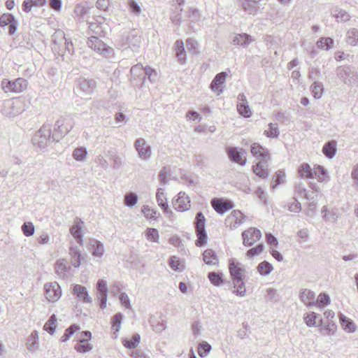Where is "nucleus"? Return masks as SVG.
Here are the masks:
<instances>
[{
    "instance_id": "obj_1",
    "label": "nucleus",
    "mask_w": 358,
    "mask_h": 358,
    "mask_svg": "<svg viewBox=\"0 0 358 358\" xmlns=\"http://www.w3.org/2000/svg\"><path fill=\"white\" fill-rule=\"evenodd\" d=\"M52 125L49 122H45L41 129L35 134L33 137V144L41 149L47 148L54 141L58 142L57 139L54 138V133L51 131Z\"/></svg>"
},
{
    "instance_id": "obj_2",
    "label": "nucleus",
    "mask_w": 358,
    "mask_h": 358,
    "mask_svg": "<svg viewBox=\"0 0 358 358\" xmlns=\"http://www.w3.org/2000/svg\"><path fill=\"white\" fill-rule=\"evenodd\" d=\"M24 110V100L20 97H16L4 101L2 113L8 117H14Z\"/></svg>"
},
{
    "instance_id": "obj_3",
    "label": "nucleus",
    "mask_w": 358,
    "mask_h": 358,
    "mask_svg": "<svg viewBox=\"0 0 358 358\" xmlns=\"http://www.w3.org/2000/svg\"><path fill=\"white\" fill-rule=\"evenodd\" d=\"M74 127V121L70 115L60 117L55 124L54 138L59 141L65 136Z\"/></svg>"
},
{
    "instance_id": "obj_4",
    "label": "nucleus",
    "mask_w": 358,
    "mask_h": 358,
    "mask_svg": "<svg viewBox=\"0 0 358 358\" xmlns=\"http://www.w3.org/2000/svg\"><path fill=\"white\" fill-rule=\"evenodd\" d=\"M337 76L346 85H358V73L356 69L350 66H339L336 69Z\"/></svg>"
},
{
    "instance_id": "obj_5",
    "label": "nucleus",
    "mask_w": 358,
    "mask_h": 358,
    "mask_svg": "<svg viewBox=\"0 0 358 358\" xmlns=\"http://www.w3.org/2000/svg\"><path fill=\"white\" fill-rule=\"evenodd\" d=\"M1 85L6 93H20L27 90L28 82L22 78H18L13 80L3 79Z\"/></svg>"
},
{
    "instance_id": "obj_6",
    "label": "nucleus",
    "mask_w": 358,
    "mask_h": 358,
    "mask_svg": "<svg viewBox=\"0 0 358 358\" xmlns=\"http://www.w3.org/2000/svg\"><path fill=\"white\" fill-rule=\"evenodd\" d=\"M206 218L201 212H199L195 217V230L197 236L196 245L198 247L204 245L207 242V234L205 229Z\"/></svg>"
},
{
    "instance_id": "obj_7",
    "label": "nucleus",
    "mask_w": 358,
    "mask_h": 358,
    "mask_svg": "<svg viewBox=\"0 0 358 358\" xmlns=\"http://www.w3.org/2000/svg\"><path fill=\"white\" fill-rule=\"evenodd\" d=\"M87 45L92 50L104 57H109L113 55V48L108 46L97 36H92L88 38Z\"/></svg>"
},
{
    "instance_id": "obj_8",
    "label": "nucleus",
    "mask_w": 358,
    "mask_h": 358,
    "mask_svg": "<svg viewBox=\"0 0 358 358\" xmlns=\"http://www.w3.org/2000/svg\"><path fill=\"white\" fill-rule=\"evenodd\" d=\"M121 43L124 49L129 48L133 51L136 50L141 43V37L138 31L134 29L124 33L122 36Z\"/></svg>"
},
{
    "instance_id": "obj_9",
    "label": "nucleus",
    "mask_w": 358,
    "mask_h": 358,
    "mask_svg": "<svg viewBox=\"0 0 358 358\" xmlns=\"http://www.w3.org/2000/svg\"><path fill=\"white\" fill-rule=\"evenodd\" d=\"M134 148L138 153L139 158L145 162H148L151 159V146L147 143L144 138H139L136 139L134 142Z\"/></svg>"
},
{
    "instance_id": "obj_10",
    "label": "nucleus",
    "mask_w": 358,
    "mask_h": 358,
    "mask_svg": "<svg viewBox=\"0 0 358 358\" xmlns=\"http://www.w3.org/2000/svg\"><path fill=\"white\" fill-rule=\"evenodd\" d=\"M229 271L232 282L243 279L246 272L244 266L236 259H231L229 262Z\"/></svg>"
},
{
    "instance_id": "obj_11",
    "label": "nucleus",
    "mask_w": 358,
    "mask_h": 358,
    "mask_svg": "<svg viewBox=\"0 0 358 358\" xmlns=\"http://www.w3.org/2000/svg\"><path fill=\"white\" fill-rule=\"evenodd\" d=\"M262 232L255 227H250L242 233L243 243L245 246L250 247L260 240Z\"/></svg>"
},
{
    "instance_id": "obj_12",
    "label": "nucleus",
    "mask_w": 358,
    "mask_h": 358,
    "mask_svg": "<svg viewBox=\"0 0 358 358\" xmlns=\"http://www.w3.org/2000/svg\"><path fill=\"white\" fill-rule=\"evenodd\" d=\"M44 289L45 298L50 302L57 301L61 297V287L57 282L45 284Z\"/></svg>"
},
{
    "instance_id": "obj_13",
    "label": "nucleus",
    "mask_w": 358,
    "mask_h": 358,
    "mask_svg": "<svg viewBox=\"0 0 358 358\" xmlns=\"http://www.w3.org/2000/svg\"><path fill=\"white\" fill-rule=\"evenodd\" d=\"M245 220V215L240 210H233L226 218L225 225L231 229H235Z\"/></svg>"
},
{
    "instance_id": "obj_14",
    "label": "nucleus",
    "mask_w": 358,
    "mask_h": 358,
    "mask_svg": "<svg viewBox=\"0 0 358 358\" xmlns=\"http://www.w3.org/2000/svg\"><path fill=\"white\" fill-rule=\"evenodd\" d=\"M227 152L229 158L234 162L244 166L246 163V158L244 156L245 152L242 148H228Z\"/></svg>"
},
{
    "instance_id": "obj_15",
    "label": "nucleus",
    "mask_w": 358,
    "mask_h": 358,
    "mask_svg": "<svg viewBox=\"0 0 358 358\" xmlns=\"http://www.w3.org/2000/svg\"><path fill=\"white\" fill-rule=\"evenodd\" d=\"M237 110L244 117H250L252 115V110L248 105L246 96L244 94H239L237 97Z\"/></svg>"
},
{
    "instance_id": "obj_16",
    "label": "nucleus",
    "mask_w": 358,
    "mask_h": 358,
    "mask_svg": "<svg viewBox=\"0 0 358 358\" xmlns=\"http://www.w3.org/2000/svg\"><path fill=\"white\" fill-rule=\"evenodd\" d=\"M173 208L175 210L184 212L190 208V200L189 196L183 192H180L178 198L173 202Z\"/></svg>"
},
{
    "instance_id": "obj_17",
    "label": "nucleus",
    "mask_w": 358,
    "mask_h": 358,
    "mask_svg": "<svg viewBox=\"0 0 358 358\" xmlns=\"http://www.w3.org/2000/svg\"><path fill=\"white\" fill-rule=\"evenodd\" d=\"M211 206L217 213L221 215L231 209L234 206L231 201L220 199H213L211 201Z\"/></svg>"
},
{
    "instance_id": "obj_18",
    "label": "nucleus",
    "mask_w": 358,
    "mask_h": 358,
    "mask_svg": "<svg viewBox=\"0 0 358 358\" xmlns=\"http://www.w3.org/2000/svg\"><path fill=\"white\" fill-rule=\"evenodd\" d=\"M55 268L57 275L62 279L68 278L71 275V268L67 266V262L65 259H58L55 263Z\"/></svg>"
},
{
    "instance_id": "obj_19",
    "label": "nucleus",
    "mask_w": 358,
    "mask_h": 358,
    "mask_svg": "<svg viewBox=\"0 0 358 358\" xmlns=\"http://www.w3.org/2000/svg\"><path fill=\"white\" fill-rule=\"evenodd\" d=\"M250 152L253 156L261 158V161H268L270 159L268 150L257 143H254L251 145Z\"/></svg>"
},
{
    "instance_id": "obj_20",
    "label": "nucleus",
    "mask_w": 358,
    "mask_h": 358,
    "mask_svg": "<svg viewBox=\"0 0 358 358\" xmlns=\"http://www.w3.org/2000/svg\"><path fill=\"white\" fill-rule=\"evenodd\" d=\"M89 245V250L91 252L92 255L94 257L101 259L104 254L103 244L98 240L90 239Z\"/></svg>"
},
{
    "instance_id": "obj_21",
    "label": "nucleus",
    "mask_w": 358,
    "mask_h": 358,
    "mask_svg": "<svg viewBox=\"0 0 358 358\" xmlns=\"http://www.w3.org/2000/svg\"><path fill=\"white\" fill-rule=\"evenodd\" d=\"M73 294L78 300L83 303H91L92 301V298L89 296L87 288L83 285H74L73 288Z\"/></svg>"
},
{
    "instance_id": "obj_22",
    "label": "nucleus",
    "mask_w": 358,
    "mask_h": 358,
    "mask_svg": "<svg viewBox=\"0 0 358 358\" xmlns=\"http://www.w3.org/2000/svg\"><path fill=\"white\" fill-rule=\"evenodd\" d=\"M83 222L80 218H76L74 224L71 227L70 232L73 237L76 240V242L80 245L83 246V236L82 234V226Z\"/></svg>"
},
{
    "instance_id": "obj_23",
    "label": "nucleus",
    "mask_w": 358,
    "mask_h": 358,
    "mask_svg": "<svg viewBox=\"0 0 358 358\" xmlns=\"http://www.w3.org/2000/svg\"><path fill=\"white\" fill-rule=\"evenodd\" d=\"M227 76V74L226 72L217 73L210 83V87L211 90L217 92L218 94L222 93L223 90L221 87V85L225 82Z\"/></svg>"
},
{
    "instance_id": "obj_24",
    "label": "nucleus",
    "mask_w": 358,
    "mask_h": 358,
    "mask_svg": "<svg viewBox=\"0 0 358 358\" xmlns=\"http://www.w3.org/2000/svg\"><path fill=\"white\" fill-rule=\"evenodd\" d=\"M69 254L71 257V263L75 268H78L81 264V259L83 258L81 256L80 250L78 246L71 245L69 248Z\"/></svg>"
},
{
    "instance_id": "obj_25",
    "label": "nucleus",
    "mask_w": 358,
    "mask_h": 358,
    "mask_svg": "<svg viewBox=\"0 0 358 358\" xmlns=\"http://www.w3.org/2000/svg\"><path fill=\"white\" fill-rule=\"evenodd\" d=\"M267 162L259 161L252 168L253 172L262 179L266 178L269 174Z\"/></svg>"
},
{
    "instance_id": "obj_26",
    "label": "nucleus",
    "mask_w": 358,
    "mask_h": 358,
    "mask_svg": "<svg viewBox=\"0 0 358 358\" xmlns=\"http://www.w3.org/2000/svg\"><path fill=\"white\" fill-rule=\"evenodd\" d=\"M78 82L80 90L87 94H92L96 87V83L93 79L80 78Z\"/></svg>"
},
{
    "instance_id": "obj_27",
    "label": "nucleus",
    "mask_w": 358,
    "mask_h": 358,
    "mask_svg": "<svg viewBox=\"0 0 358 358\" xmlns=\"http://www.w3.org/2000/svg\"><path fill=\"white\" fill-rule=\"evenodd\" d=\"M299 297L306 306H312L315 304V294L310 289H302L300 291Z\"/></svg>"
},
{
    "instance_id": "obj_28",
    "label": "nucleus",
    "mask_w": 358,
    "mask_h": 358,
    "mask_svg": "<svg viewBox=\"0 0 358 358\" xmlns=\"http://www.w3.org/2000/svg\"><path fill=\"white\" fill-rule=\"evenodd\" d=\"M156 199L159 206L164 210L165 213H171V211L169 210V206L166 202V198L164 194V189L163 188L157 189Z\"/></svg>"
},
{
    "instance_id": "obj_29",
    "label": "nucleus",
    "mask_w": 358,
    "mask_h": 358,
    "mask_svg": "<svg viewBox=\"0 0 358 358\" xmlns=\"http://www.w3.org/2000/svg\"><path fill=\"white\" fill-rule=\"evenodd\" d=\"M176 56L178 61L180 64H185L186 62V52L184 47V43L181 40H177L175 43Z\"/></svg>"
},
{
    "instance_id": "obj_30",
    "label": "nucleus",
    "mask_w": 358,
    "mask_h": 358,
    "mask_svg": "<svg viewBox=\"0 0 358 358\" xmlns=\"http://www.w3.org/2000/svg\"><path fill=\"white\" fill-rule=\"evenodd\" d=\"M339 319L341 325L344 331L348 333H352L355 331L356 325L352 320L341 313L339 315Z\"/></svg>"
},
{
    "instance_id": "obj_31",
    "label": "nucleus",
    "mask_w": 358,
    "mask_h": 358,
    "mask_svg": "<svg viewBox=\"0 0 358 358\" xmlns=\"http://www.w3.org/2000/svg\"><path fill=\"white\" fill-rule=\"evenodd\" d=\"M323 154L329 159H332L336 152V143L334 141H330L326 143L322 148Z\"/></svg>"
},
{
    "instance_id": "obj_32",
    "label": "nucleus",
    "mask_w": 358,
    "mask_h": 358,
    "mask_svg": "<svg viewBox=\"0 0 358 358\" xmlns=\"http://www.w3.org/2000/svg\"><path fill=\"white\" fill-rule=\"evenodd\" d=\"M203 259L208 265H216L218 264L217 255L211 249H207L203 252Z\"/></svg>"
},
{
    "instance_id": "obj_33",
    "label": "nucleus",
    "mask_w": 358,
    "mask_h": 358,
    "mask_svg": "<svg viewBox=\"0 0 358 358\" xmlns=\"http://www.w3.org/2000/svg\"><path fill=\"white\" fill-rule=\"evenodd\" d=\"M130 73L131 75V79L141 80L145 78V67H143L141 64L133 66L130 70Z\"/></svg>"
},
{
    "instance_id": "obj_34",
    "label": "nucleus",
    "mask_w": 358,
    "mask_h": 358,
    "mask_svg": "<svg viewBox=\"0 0 358 358\" xmlns=\"http://www.w3.org/2000/svg\"><path fill=\"white\" fill-rule=\"evenodd\" d=\"M46 0H24L22 5V10L29 13L34 6H43L45 5Z\"/></svg>"
},
{
    "instance_id": "obj_35",
    "label": "nucleus",
    "mask_w": 358,
    "mask_h": 358,
    "mask_svg": "<svg viewBox=\"0 0 358 358\" xmlns=\"http://www.w3.org/2000/svg\"><path fill=\"white\" fill-rule=\"evenodd\" d=\"M252 42L251 36L247 34H237L233 39L234 45L247 46Z\"/></svg>"
},
{
    "instance_id": "obj_36",
    "label": "nucleus",
    "mask_w": 358,
    "mask_h": 358,
    "mask_svg": "<svg viewBox=\"0 0 358 358\" xmlns=\"http://www.w3.org/2000/svg\"><path fill=\"white\" fill-rule=\"evenodd\" d=\"M234 289L232 291L233 294L243 297L246 295L245 283L243 279L236 281H233Z\"/></svg>"
},
{
    "instance_id": "obj_37",
    "label": "nucleus",
    "mask_w": 358,
    "mask_h": 358,
    "mask_svg": "<svg viewBox=\"0 0 358 358\" xmlns=\"http://www.w3.org/2000/svg\"><path fill=\"white\" fill-rule=\"evenodd\" d=\"M257 270L261 275H267L272 272L273 267L268 262L263 261L258 264Z\"/></svg>"
},
{
    "instance_id": "obj_38",
    "label": "nucleus",
    "mask_w": 358,
    "mask_h": 358,
    "mask_svg": "<svg viewBox=\"0 0 358 358\" xmlns=\"http://www.w3.org/2000/svg\"><path fill=\"white\" fill-rule=\"evenodd\" d=\"M141 336L138 334H135L131 338H125L122 343L124 346L128 349L135 348L140 343Z\"/></svg>"
},
{
    "instance_id": "obj_39",
    "label": "nucleus",
    "mask_w": 358,
    "mask_h": 358,
    "mask_svg": "<svg viewBox=\"0 0 358 358\" xmlns=\"http://www.w3.org/2000/svg\"><path fill=\"white\" fill-rule=\"evenodd\" d=\"M313 96L315 99H319L322 97L324 92V87L322 83L314 81L310 86Z\"/></svg>"
},
{
    "instance_id": "obj_40",
    "label": "nucleus",
    "mask_w": 358,
    "mask_h": 358,
    "mask_svg": "<svg viewBox=\"0 0 358 358\" xmlns=\"http://www.w3.org/2000/svg\"><path fill=\"white\" fill-rule=\"evenodd\" d=\"M87 155V149L85 147H79L73 150L72 157L77 162H84L86 160Z\"/></svg>"
},
{
    "instance_id": "obj_41",
    "label": "nucleus",
    "mask_w": 358,
    "mask_h": 358,
    "mask_svg": "<svg viewBox=\"0 0 358 358\" xmlns=\"http://www.w3.org/2000/svg\"><path fill=\"white\" fill-rule=\"evenodd\" d=\"M298 173L301 177H306L308 178H313V171L310 165L306 163L301 164L298 169Z\"/></svg>"
},
{
    "instance_id": "obj_42",
    "label": "nucleus",
    "mask_w": 358,
    "mask_h": 358,
    "mask_svg": "<svg viewBox=\"0 0 358 358\" xmlns=\"http://www.w3.org/2000/svg\"><path fill=\"white\" fill-rule=\"evenodd\" d=\"M208 278L210 282L215 286H220L224 284L222 273L219 272H209Z\"/></svg>"
},
{
    "instance_id": "obj_43",
    "label": "nucleus",
    "mask_w": 358,
    "mask_h": 358,
    "mask_svg": "<svg viewBox=\"0 0 358 358\" xmlns=\"http://www.w3.org/2000/svg\"><path fill=\"white\" fill-rule=\"evenodd\" d=\"M264 134L268 138H278L280 134L278 124L275 123H269L268 129L264 131Z\"/></svg>"
},
{
    "instance_id": "obj_44",
    "label": "nucleus",
    "mask_w": 358,
    "mask_h": 358,
    "mask_svg": "<svg viewBox=\"0 0 358 358\" xmlns=\"http://www.w3.org/2000/svg\"><path fill=\"white\" fill-rule=\"evenodd\" d=\"M332 15L337 22H347L350 19V15L342 9H335Z\"/></svg>"
},
{
    "instance_id": "obj_45",
    "label": "nucleus",
    "mask_w": 358,
    "mask_h": 358,
    "mask_svg": "<svg viewBox=\"0 0 358 358\" xmlns=\"http://www.w3.org/2000/svg\"><path fill=\"white\" fill-rule=\"evenodd\" d=\"M150 323L152 327V329L156 332H161L166 329V322L164 320H150Z\"/></svg>"
},
{
    "instance_id": "obj_46",
    "label": "nucleus",
    "mask_w": 358,
    "mask_h": 358,
    "mask_svg": "<svg viewBox=\"0 0 358 358\" xmlns=\"http://www.w3.org/2000/svg\"><path fill=\"white\" fill-rule=\"evenodd\" d=\"M183 3H182L180 6L179 3H178V6H176L175 10L173 11L171 14V20L172 22L175 24H180L181 22V12L182 10V6Z\"/></svg>"
},
{
    "instance_id": "obj_47",
    "label": "nucleus",
    "mask_w": 358,
    "mask_h": 358,
    "mask_svg": "<svg viewBox=\"0 0 358 358\" xmlns=\"http://www.w3.org/2000/svg\"><path fill=\"white\" fill-rule=\"evenodd\" d=\"M242 8L250 15H255L258 9L257 3L243 1Z\"/></svg>"
},
{
    "instance_id": "obj_48",
    "label": "nucleus",
    "mask_w": 358,
    "mask_h": 358,
    "mask_svg": "<svg viewBox=\"0 0 358 358\" xmlns=\"http://www.w3.org/2000/svg\"><path fill=\"white\" fill-rule=\"evenodd\" d=\"M347 42L353 46L358 44V30L357 29H351L347 32Z\"/></svg>"
},
{
    "instance_id": "obj_49",
    "label": "nucleus",
    "mask_w": 358,
    "mask_h": 358,
    "mask_svg": "<svg viewBox=\"0 0 358 358\" xmlns=\"http://www.w3.org/2000/svg\"><path fill=\"white\" fill-rule=\"evenodd\" d=\"M56 322L57 319L55 315H51L48 320L45 324L44 329L50 334H53L57 327Z\"/></svg>"
},
{
    "instance_id": "obj_50",
    "label": "nucleus",
    "mask_w": 358,
    "mask_h": 358,
    "mask_svg": "<svg viewBox=\"0 0 358 358\" xmlns=\"http://www.w3.org/2000/svg\"><path fill=\"white\" fill-rule=\"evenodd\" d=\"M334 44V40L331 38H321L317 42V45L319 48L328 50L331 48Z\"/></svg>"
},
{
    "instance_id": "obj_51",
    "label": "nucleus",
    "mask_w": 358,
    "mask_h": 358,
    "mask_svg": "<svg viewBox=\"0 0 358 358\" xmlns=\"http://www.w3.org/2000/svg\"><path fill=\"white\" fill-rule=\"evenodd\" d=\"M38 338L37 331H33L27 339V348L29 350H34L38 344Z\"/></svg>"
},
{
    "instance_id": "obj_52",
    "label": "nucleus",
    "mask_w": 358,
    "mask_h": 358,
    "mask_svg": "<svg viewBox=\"0 0 358 358\" xmlns=\"http://www.w3.org/2000/svg\"><path fill=\"white\" fill-rule=\"evenodd\" d=\"M171 176V169L169 166L163 167L159 173V178L163 185L168 183L169 178Z\"/></svg>"
},
{
    "instance_id": "obj_53",
    "label": "nucleus",
    "mask_w": 358,
    "mask_h": 358,
    "mask_svg": "<svg viewBox=\"0 0 358 358\" xmlns=\"http://www.w3.org/2000/svg\"><path fill=\"white\" fill-rule=\"evenodd\" d=\"M285 176V173L283 171H281V170L278 171L273 178V181L271 182V187L273 189H275L279 185H280L282 182H283Z\"/></svg>"
},
{
    "instance_id": "obj_54",
    "label": "nucleus",
    "mask_w": 358,
    "mask_h": 358,
    "mask_svg": "<svg viewBox=\"0 0 358 358\" xmlns=\"http://www.w3.org/2000/svg\"><path fill=\"white\" fill-rule=\"evenodd\" d=\"M211 350V345L206 341H202L199 344L198 354L200 357H204Z\"/></svg>"
},
{
    "instance_id": "obj_55",
    "label": "nucleus",
    "mask_w": 358,
    "mask_h": 358,
    "mask_svg": "<svg viewBox=\"0 0 358 358\" xmlns=\"http://www.w3.org/2000/svg\"><path fill=\"white\" fill-rule=\"evenodd\" d=\"M65 34L62 31H57L52 36V45H59L65 43L66 42Z\"/></svg>"
},
{
    "instance_id": "obj_56",
    "label": "nucleus",
    "mask_w": 358,
    "mask_h": 358,
    "mask_svg": "<svg viewBox=\"0 0 358 358\" xmlns=\"http://www.w3.org/2000/svg\"><path fill=\"white\" fill-rule=\"evenodd\" d=\"M97 296H107L108 288L106 281L101 279L96 284Z\"/></svg>"
},
{
    "instance_id": "obj_57",
    "label": "nucleus",
    "mask_w": 358,
    "mask_h": 358,
    "mask_svg": "<svg viewBox=\"0 0 358 358\" xmlns=\"http://www.w3.org/2000/svg\"><path fill=\"white\" fill-rule=\"evenodd\" d=\"M22 231L25 236H31L34 234V226L32 222H24L21 227Z\"/></svg>"
},
{
    "instance_id": "obj_58",
    "label": "nucleus",
    "mask_w": 358,
    "mask_h": 358,
    "mask_svg": "<svg viewBox=\"0 0 358 358\" xmlns=\"http://www.w3.org/2000/svg\"><path fill=\"white\" fill-rule=\"evenodd\" d=\"M79 329L76 324H72L65 330L64 335L61 338L62 342H66L68 341L71 336Z\"/></svg>"
},
{
    "instance_id": "obj_59",
    "label": "nucleus",
    "mask_w": 358,
    "mask_h": 358,
    "mask_svg": "<svg viewBox=\"0 0 358 358\" xmlns=\"http://www.w3.org/2000/svg\"><path fill=\"white\" fill-rule=\"evenodd\" d=\"M122 319L123 315L121 313H117L113 317L112 327L117 332H118L120 329Z\"/></svg>"
},
{
    "instance_id": "obj_60",
    "label": "nucleus",
    "mask_w": 358,
    "mask_h": 358,
    "mask_svg": "<svg viewBox=\"0 0 358 358\" xmlns=\"http://www.w3.org/2000/svg\"><path fill=\"white\" fill-rule=\"evenodd\" d=\"M138 201V196L133 192L126 194L124 197V204L128 207L134 206Z\"/></svg>"
},
{
    "instance_id": "obj_61",
    "label": "nucleus",
    "mask_w": 358,
    "mask_h": 358,
    "mask_svg": "<svg viewBox=\"0 0 358 358\" xmlns=\"http://www.w3.org/2000/svg\"><path fill=\"white\" fill-rule=\"evenodd\" d=\"M15 20L14 16L10 13H4L0 17V26L4 27Z\"/></svg>"
},
{
    "instance_id": "obj_62",
    "label": "nucleus",
    "mask_w": 358,
    "mask_h": 358,
    "mask_svg": "<svg viewBox=\"0 0 358 358\" xmlns=\"http://www.w3.org/2000/svg\"><path fill=\"white\" fill-rule=\"evenodd\" d=\"M142 213L147 219L155 220L157 217V210L151 208L148 206H144L143 207Z\"/></svg>"
},
{
    "instance_id": "obj_63",
    "label": "nucleus",
    "mask_w": 358,
    "mask_h": 358,
    "mask_svg": "<svg viewBox=\"0 0 358 358\" xmlns=\"http://www.w3.org/2000/svg\"><path fill=\"white\" fill-rule=\"evenodd\" d=\"M314 174L315 175L318 181L322 182L324 180L325 177L327 176V171L323 166H317L313 171V175Z\"/></svg>"
},
{
    "instance_id": "obj_64",
    "label": "nucleus",
    "mask_w": 358,
    "mask_h": 358,
    "mask_svg": "<svg viewBox=\"0 0 358 358\" xmlns=\"http://www.w3.org/2000/svg\"><path fill=\"white\" fill-rule=\"evenodd\" d=\"M145 236L148 240L153 242H158L159 241V233L156 229L148 228L146 230Z\"/></svg>"
}]
</instances>
